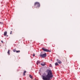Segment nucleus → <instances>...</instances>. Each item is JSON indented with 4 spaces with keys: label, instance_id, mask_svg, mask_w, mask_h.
Instances as JSON below:
<instances>
[{
    "label": "nucleus",
    "instance_id": "1",
    "mask_svg": "<svg viewBox=\"0 0 80 80\" xmlns=\"http://www.w3.org/2000/svg\"><path fill=\"white\" fill-rule=\"evenodd\" d=\"M47 74L45 76H42V79L43 80H50L51 78H52L53 75L52 74V71L49 69L47 70Z\"/></svg>",
    "mask_w": 80,
    "mask_h": 80
},
{
    "label": "nucleus",
    "instance_id": "6",
    "mask_svg": "<svg viewBox=\"0 0 80 80\" xmlns=\"http://www.w3.org/2000/svg\"><path fill=\"white\" fill-rule=\"evenodd\" d=\"M7 32H4V36H6L7 35Z\"/></svg>",
    "mask_w": 80,
    "mask_h": 80
},
{
    "label": "nucleus",
    "instance_id": "20",
    "mask_svg": "<svg viewBox=\"0 0 80 80\" xmlns=\"http://www.w3.org/2000/svg\"><path fill=\"white\" fill-rule=\"evenodd\" d=\"M32 8H34V6H33Z\"/></svg>",
    "mask_w": 80,
    "mask_h": 80
},
{
    "label": "nucleus",
    "instance_id": "3",
    "mask_svg": "<svg viewBox=\"0 0 80 80\" xmlns=\"http://www.w3.org/2000/svg\"><path fill=\"white\" fill-rule=\"evenodd\" d=\"M39 56L41 57V58H45L47 56V53H45L43 54H40Z\"/></svg>",
    "mask_w": 80,
    "mask_h": 80
},
{
    "label": "nucleus",
    "instance_id": "9",
    "mask_svg": "<svg viewBox=\"0 0 80 80\" xmlns=\"http://www.w3.org/2000/svg\"><path fill=\"white\" fill-rule=\"evenodd\" d=\"M41 65H42V66H45V63H41Z\"/></svg>",
    "mask_w": 80,
    "mask_h": 80
},
{
    "label": "nucleus",
    "instance_id": "8",
    "mask_svg": "<svg viewBox=\"0 0 80 80\" xmlns=\"http://www.w3.org/2000/svg\"><path fill=\"white\" fill-rule=\"evenodd\" d=\"M10 50H8V51L7 52L8 53V55H10Z\"/></svg>",
    "mask_w": 80,
    "mask_h": 80
},
{
    "label": "nucleus",
    "instance_id": "4",
    "mask_svg": "<svg viewBox=\"0 0 80 80\" xmlns=\"http://www.w3.org/2000/svg\"><path fill=\"white\" fill-rule=\"evenodd\" d=\"M42 50H43L44 52H51V51H50L47 49H45L43 48H42Z\"/></svg>",
    "mask_w": 80,
    "mask_h": 80
},
{
    "label": "nucleus",
    "instance_id": "7",
    "mask_svg": "<svg viewBox=\"0 0 80 80\" xmlns=\"http://www.w3.org/2000/svg\"><path fill=\"white\" fill-rule=\"evenodd\" d=\"M38 63H40V61H38L37 62V65H38Z\"/></svg>",
    "mask_w": 80,
    "mask_h": 80
},
{
    "label": "nucleus",
    "instance_id": "13",
    "mask_svg": "<svg viewBox=\"0 0 80 80\" xmlns=\"http://www.w3.org/2000/svg\"><path fill=\"white\" fill-rule=\"evenodd\" d=\"M20 50L16 51V53H20Z\"/></svg>",
    "mask_w": 80,
    "mask_h": 80
},
{
    "label": "nucleus",
    "instance_id": "14",
    "mask_svg": "<svg viewBox=\"0 0 80 80\" xmlns=\"http://www.w3.org/2000/svg\"><path fill=\"white\" fill-rule=\"evenodd\" d=\"M13 51L14 52H16L17 51H16V49H14Z\"/></svg>",
    "mask_w": 80,
    "mask_h": 80
},
{
    "label": "nucleus",
    "instance_id": "16",
    "mask_svg": "<svg viewBox=\"0 0 80 80\" xmlns=\"http://www.w3.org/2000/svg\"><path fill=\"white\" fill-rule=\"evenodd\" d=\"M2 25L3 24V22H0V24Z\"/></svg>",
    "mask_w": 80,
    "mask_h": 80
},
{
    "label": "nucleus",
    "instance_id": "10",
    "mask_svg": "<svg viewBox=\"0 0 80 80\" xmlns=\"http://www.w3.org/2000/svg\"><path fill=\"white\" fill-rule=\"evenodd\" d=\"M29 77L30 78H33V76H32L31 75H29Z\"/></svg>",
    "mask_w": 80,
    "mask_h": 80
},
{
    "label": "nucleus",
    "instance_id": "11",
    "mask_svg": "<svg viewBox=\"0 0 80 80\" xmlns=\"http://www.w3.org/2000/svg\"><path fill=\"white\" fill-rule=\"evenodd\" d=\"M27 72V71H24V72H23V75L25 76V73Z\"/></svg>",
    "mask_w": 80,
    "mask_h": 80
},
{
    "label": "nucleus",
    "instance_id": "18",
    "mask_svg": "<svg viewBox=\"0 0 80 80\" xmlns=\"http://www.w3.org/2000/svg\"><path fill=\"white\" fill-rule=\"evenodd\" d=\"M2 43H3V41H1Z\"/></svg>",
    "mask_w": 80,
    "mask_h": 80
},
{
    "label": "nucleus",
    "instance_id": "15",
    "mask_svg": "<svg viewBox=\"0 0 80 80\" xmlns=\"http://www.w3.org/2000/svg\"><path fill=\"white\" fill-rule=\"evenodd\" d=\"M49 67H52V64H50L49 65Z\"/></svg>",
    "mask_w": 80,
    "mask_h": 80
},
{
    "label": "nucleus",
    "instance_id": "2",
    "mask_svg": "<svg viewBox=\"0 0 80 80\" xmlns=\"http://www.w3.org/2000/svg\"><path fill=\"white\" fill-rule=\"evenodd\" d=\"M34 5L37 8H38L40 7V4L39 2H36L34 3Z\"/></svg>",
    "mask_w": 80,
    "mask_h": 80
},
{
    "label": "nucleus",
    "instance_id": "21",
    "mask_svg": "<svg viewBox=\"0 0 80 80\" xmlns=\"http://www.w3.org/2000/svg\"><path fill=\"white\" fill-rule=\"evenodd\" d=\"M7 35V37H8V35Z\"/></svg>",
    "mask_w": 80,
    "mask_h": 80
},
{
    "label": "nucleus",
    "instance_id": "19",
    "mask_svg": "<svg viewBox=\"0 0 80 80\" xmlns=\"http://www.w3.org/2000/svg\"><path fill=\"white\" fill-rule=\"evenodd\" d=\"M35 54H33V57H35Z\"/></svg>",
    "mask_w": 80,
    "mask_h": 80
},
{
    "label": "nucleus",
    "instance_id": "5",
    "mask_svg": "<svg viewBox=\"0 0 80 80\" xmlns=\"http://www.w3.org/2000/svg\"><path fill=\"white\" fill-rule=\"evenodd\" d=\"M57 61H58V63L59 64L62 63V62H61V61H60L58 59H57Z\"/></svg>",
    "mask_w": 80,
    "mask_h": 80
},
{
    "label": "nucleus",
    "instance_id": "17",
    "mask_svg": "<svg viewBox=\"0 0 80 80\" xmlns=\"http://www.w3.org/2000/svg\"><path fill=\"white\" fill-rule=\"evenodd\" d=\"M12 31H11V32H10V34L11 35H12Z\"/></svg>",
    "mask_w": 80,
    "mask_h": 80
},
{
    "label": "nucleus",
    "instance_id": "12",
    "mask_svg": "<svg viewBox=\"0 0 80 80\" xmlns=\"http://www.w3.org/2000/svg\"><path fill=\"white\" fill-rule=\"evenodd\" d=\"M55 65L56 66H58V64L57 62H56L55 63Z\"/></svg>",
    "mask_w": 80,
    "mask_h": 80
}]
</instances>
